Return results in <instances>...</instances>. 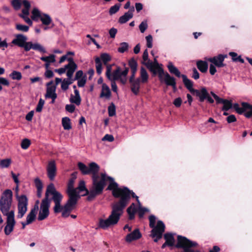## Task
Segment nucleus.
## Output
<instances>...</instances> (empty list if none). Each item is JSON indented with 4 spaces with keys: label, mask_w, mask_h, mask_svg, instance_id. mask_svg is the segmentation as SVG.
I'll use <instances>...</instances> for the list:
<instances>
[{
    "label": "nucleus",
    "mask_w": 252,
    "mask_h": 252,
    "mask_svg": "<svg viewBox=\"0 0 252 252\" xmlns=\"http://www.w3.org/2000/svg\"><path fill=\"white\" fill-rule=\"evenodd\" d=\"M17 219L22 218L27 211L28 198L25 195L19 196L18 198Z\"/></svg>",
    "instance_id": "9"
},
{
    "label": "nucleus",
    "mask_w": 252,
    "mask_h": 252,
    "mask_svg": "<svg viewBox=\"0 0 252 252\" xmlns=\"http://www.w3.org/2000/svg\"><path fill=\"white\" fill-rule=\"evenodd\" d=\"M50 195L52 196L51 199L55 203L54 211L55 213L61 212V202L63 199V195L59 191H57L53 184H49L46 189L45 197L41 202L40 206L37 219L38 220H42L46 219L49 215V208L50 205V200L48 199Z\"/></svg>",
    "instance_id": "3"
},
{
    "label": "nucleus",
    "mask_w": 252,
    "mask_h": 252,
    "mask_svg": "<svg viewBox=\"0 0 252 252\" xmlns=\"http://www.w3.org/2000/svg\"><path fill=\"white\" fill-rule=\"evenodd\" d=\"M11 160L10 158L2 159L0 161V167L2 168L8 167L11 163Z\"/></svg>",
    "instance_id": "39"
},
{
    "label": "nucleus",
    "mask_w": 252,
    "mask_h": 252,
    "mask_svg": "<svg viewBox=\"0 0 252 252\" xmlns=\"http://www.w3.org/2000/svg\"><path fill=\"white\" fill-rule=\"evenodd\" d=\"M142 63L144 64L154 75L157 74V71L155 69L154 64L150 60H147L146 62H143Z\"/></svg>",
    "instance_id": "36"
},
{
    "label": "nucleus",
    "mask_w": 252,
    "mask_h": 252,
    "mask_svg": "<svg viewBox=\"0 0 252 252\" xmlns=\"http://www.w3.org/2000/svg\"><path fill=\"white\" fill-rule=\"evenodd\" d=\"M31 144V141L28 139L25 138L21 142V147L23 149L26 150L28 148Z\"/></svg>",
    "instance_id": "49"
},
{
    "label": "nucleus",
    "mask_w": 252,
    "mask_h": 252,
    "mask_svg": "<svg viewBox=\"0 0 252 252\" xmlns=\"http://www.w3.org/2000/svg\"><path fill=\"white\" fill-rule=\"evenodd\" d=\"M32 49L38 51L42 53H45L46 52V50L45 48L38 43H33Z\"/></svg>",
    "instance_id": "37"
},
{
    "label": "nucleus",
    "mask_w": 252,
    "mask_h": 252,
    "mask_svg": "<svg viewBox=\"0 0 252 252\" xmlns=\"http://www.w3.org/2000/svg\"><path fill=\"white\" fill-rule=\"evenodd\" d=\"M209 72L212 75H214L217 72L216 66L212 63L210 65Z\"/></svg>",
    "instance_id": "63"
},
{
    "label": "nucleus",
    "mask_w": 252,
    "mask_h": 252,
    "mask_svg": "<svg viewBox=\"0 0 252 252\" xmlns=\"http://www.w3.org/2000/svg\"><path fill=\"white\" fill-rule=\"evenodd\" d=\"M120 9V5H118L117 4H115L114 6H112L110 7L109 9V14L110 15H113L115 13H116L117 11H119Z\"/></svg>",
    "instance_id": "56"
},
{
    "label": "nucleus",
    "mask_w": 252,
    "mask_h": 252,
    "mask_svg": "<svg viewBox=\"0 0 252 252\" xmlns=\"http://www.w3.org/2000/svg\"><path fill=\"white\" fill-rule=\"evenodd\" d=\"M0 85L8 86L9 85V82L7 79L3 77H0Z\"/></svg>",
    "instance_id": "62"
},
{
    "label": "nucleus",
    "mask_w": 252,
    "mask_h": 252,
    "mask_svg": "<svg viewBox=\"0 0 252 252\" xmlns=\"http://www.w3.org/2000/svg\"><path fill=\"white\" fill-rule=\"evenodd\" d=\"M106 65V76L107 78H109L110 75L112 73V64H107Z\"/></svg>",
    "instance_id": "59"
},
{
    "label": "nucleus",
    "mask_w": 252,
    "mask_h": 252,
    "mask_svg": "<svg viewBox=\"0 0 252 252\" xmlns=\"http://www.w3.org/2000/svg\"><path fill=\"white\" fill-rule=\"evenodd\" d=\"M68 195L69 199L66 204L63 206L61 205L62 216L64 218H67L69 216L70 213L74 209L78 199L80 198V196Z\"/></svg>",
    "instance_id": "7"
},
{
    "label": "nucleus",
    "mask_w": 252,
    "mask_h": 252,
    "mask_svg": "<svg viewBox=\"0 0 252 252\" xmlns=\"http://www.w3.org/2000/svg\"><path fill=\"white\" fill-rule=\"evenodd\" d=\"M78 81L77 82V85L79 87H83L87 81V76L85 75L83 77H82V78L79 79V80H77Z\"/></svg>",
    "instance_id": "47"
},
{
    "label": "nucleus",
    "mask_w": 252,
    "mask_h": 252,
    "mask_svg": "<svg viewBox=\"0 0 252 252\" xmlns=\"http://www.w3.org/2000/svg\"><path fill=\"white\" fill-rule=\"evenodd\" d=\"M227 57V55L226 54H219L212 58H208L207 60L216 66L218 67H222L225 65L223 62L224 59Z\"/></svg>",
    "instance_id": "13"
},
{
    "label": "nucleus",
    "mask_w": 252,
    "mask_h": 252,
    "mask_svg": "<svg viewBox=\"0 0 252 252\" xmlns=\"http://www.w3.org/2000/svg\"><path fill=\"white\" fill-rule=\"evenodd\" d=\"M242 107H240L238 103H234L232 105V107L238 113L241 114L245 112V115L246 117H251L252 116V105L247 102H242Z\"/></svg>",
    "instance_id": "10"
},
{
    "label": "nucleus",
    "mask_w": 252,
    "mask_h": 252,
    "mask_svg": "<svg viewBox=\"0 0 252 252\" xmlns=\"http://www.w3.org/2000/svg\"><path fill=\"white\" fill-rule=\"evenodd\" d=\"M75 109V107L73 104H67L65 106V110L70 112L72 113L74 111Z\"/></svg>",
    "instance_id": "58"
},
{
    "label": "nucleus",
    "mask_w": 252,
    "mask_h": 252,
    "mask_svg": "<svg viewBox=\"0 0 252 252\" xmlns=\"http://www.w3.org/2000/svg\"><path fill=\"white\" fill-rule=\"evenodd\" d=\"M128 49V44L127 42H122L120 44V47L118 49L119 53H123L126 51Z\"/></svg>",
    "instance_id": "41"
},
{
    "label": "nucleus",
    "mask_w": 252,
    "mask_h": 252,
    "mask_svg": "<svg viewBox=\"0 0 252 252\" xmlns=\"http://www.w3.org/2000/svg\"><path fill=\"white\" fill-rule=\"evenodd\" d=\"M32 20L34 21H41L42 24L45 26H49L52 23V19L51 16L41 12L38 8L34 7L32 11Z\"/></svg>",
    "instance_id": "6"
},
{
    "label": "nucleus",
    "mask_w": 252,
    "mask_h": 252,
    "mask_svg": "<svg viewBox=\"0 0 252 252\" xmlns=\"http://www.w3.org/2000/svg\"><path fill=\"white\" fill-rule=\"evenodd\" d=\"M22 3L24 6V8L22 10V12H24V11L30 12L29 10L31 7V4L29 1L27 0H24L22 1Z\"/></svg>",
    "instance_id": "43"
},
{
    "label": "nucleus",
    "mask_w": 252,
    "mask_h": 252,
    "mask_svg": "<svg viewBox=\"0 0 252 252\" xmlns=\"http://www.w3.org/2000/svg\"><path fill=\"white\" fill-rule=\"evenodd\" d=\"M74 95L71 94L70 97V101L71 103H75L77 105H79L81 103V98L79 94V92L77 89L74 91Z\"/></svg>",
    "instance_id": "23"
},
{
    "label": "nucleus",
    "mask_w": 252,
    "mask_h": 252,
    "mask_svg": "<svg viewBox=\"0 0 252 252\" xmlns=\"http://www.w3.org/2000/svg\"><path fill=\"white\" fill-rule=\"evenodd\" d=\"M62 125L65 130H69L71 128L70 120L68 117H64L62 119Z\"/></svg>",
    "instance_id": "35"
},
{
    "label": "nucleus",
    "mask_w": 252,
    "mask_h": 252,
    "mask_svg": "<svg viewBox=\"0 0 252 252\" xmlns=\"http://www.w3.org/2000/svg\"><path fill=\"white\" fill-rule=\"evenodd\" d=\"M109 116L112 117L116 114V108L114 104L111 103L108 108Z\"/></svg>",
    "instance_id": "44"
},
{
    "label": "nucleus",
    "mask_w": 252,
    "mask_h": 252,
    "mask_svg": "<svg viewBox=\"0 0 252 252\" xmlns=\"http://www.w3.org/2000/svg\"><path fill=\"white\" fill-rule=\"evenodd\" d=\"M148 28V24L147 21H142L139 25V28L142 33H144Z\"/></svg>",
    "instance_id": "50"
},
{
    "label": "nucleus",
    "mask_w": 252,
    "mask_h": 252,
    "mask_svg": "<svg viewBox=\"0 0 252 252\" xmlns=\"http://www.w3.org/2000/svg\"><path fill=\"white\" fill-rule=\"evenodd\" d=\"M76 177H72L69 181L67 186V194L68 195H75L80 196V192L85 191V193L83 195H88L89 196L90 191L86 188L85 183L84 181H80L78 187L74 188V183Z\"/></svg>",
    "instance_id": "5"
},
{
    "label": "nucleus",
    "mask_w": 252,
    "mask_h": 252,
    "mask_svg": "<svg viewBox=\"0 0 252 252\" xmlns=\"http://www.w3.org/2000/svg\"><path fill=\"white\" fill-rule=\"evenodd\" d=\"M47 174L51 181L54 180L57 173V167L55 160L49 161L46 167Z\"/></svg>",
    "instance_id": "14"
},
{
    "label": "nucleus",
    "mask_w": 252,
    "mask_h": 252,
    "mask_svg": "<svg viewBox=\"0 0 252 252\" xmlns=\"http://www.w3.org/2000/svg\"><path fill=\"white\" fill-rule=\"evenodd\" d=\"M181 77L183 79V83L186 87L190 92L191 93H193L195 89L192 88V82L189 79L187 76L184 74H182Z\"/></svg>",
    "instance_id": "27"
},
{
    "label": "nucleus",
    "mask_w": 252,
    "mask_h": 252,
    "mask_svg": "<svg viewBox=\"0 0 252 252\" xmlns=\"http://www.w3.org/2000/svg\"><path fill=\"white\" fill-rule=\"evenodd\" d=\"M117 32V30L114 28L110 29V30L109 31L110 36L112 38H114L115 37Z\"/></svg>",
    "instance_id": "61"
},
{
    "label": "nucleus",
    "mask_w": 252,
    "mask_h": 252,
    "mask_svg": "<svg viewBox=\"0 0 252 252\" xmlns=\"http://www.w3.org/2000/svg\"><path fill=\"white\" fill-rule=\"evenodd\" d=\"M138 78H140L141 83H146L148 81L149 75L145 68L143 67L140 68V77Z\"/></svg>",
    "instance_id": "29"
},
{
    "label": "nucleus",
    "mask_w": 252,
    "mask_h": 252,
    "mask_svg": "<svg viewBox=\"0 0 252 252\" xmlns=\"http://www.w3.org/2000/svg\"><path fill=\"white\" fill-rule=\"evenodd\" d=\"M126 188L128 189V191H126L127 193L126 194L120 193L119 196H114L116 198L120 197V199L112 205V211L109 217L107 219L102 218L98 219L97 222L98 228L106 230L116 225L123 215L125 208L128 203L131 196L136 198L138 204L139 208L137 211L139 218H143L144 214L149 211L147 208L141 206L138 197L132 191L130 190L127 188Z\"/></svg>",
    "instance_id": "2"
},
{
    "label": "nucleus",
    "mask_w": 252,
    "mask_h": 252,
    "mask_svg": "<svg viewBox=\"0 0 252 252\" xmlns=\"http://www.w3.org/2000/svg\"><path fill=\"white\" fill-rule=\"evenodd\" d=\"M192 94L199 98V101L203 102L206 99L209 93L206 88L202 87L200 89L194 90Z\"/></svg>",
    "instance_id": "15"
},
{
    "label": "nucleus",
    "mask_w": 252,
    "mask_h": 252,
    "mask_svg": "<svg viewBox=\"0 0 252 252\" xmlns=\"http://www.w3.org/2000/svg\"><path fill=\"white\" fill-rule=\"evenodd\" d=\"M111 96V91L109 87L106 84H102V90L100 94V97L108 99Z\"/></svg>",
    "instance_id": "24"
},
{
    "label": "nucleus",
    "mask_w": 252,
    "mask_h": 252,
    "mask_svg": "<svg viewBox=\"0 0 252 252\" xmlns=\"http://www.w3.org/2000/svg\"><path fill=\"white\" fill-rule=\"evenodd\" d=\"M129 81L131 91L134 94H137L139 92L140 83H141L140 78H136L135 80Z\"/></svg>",
    "instance_id": "18"
},
{
    "label": "nucleus",
    "mask_w": 252,
    "mask_h": 252,
    "mask_svg": "<svg viewBox=\"0 0 252 252\" xmlns=\"http://www.w3.org/2000/svg\"><path fill=\"white\" fill-rule=\"evenodd\" d=\"M153 63L154 64L155 69L157 70V73H158L159 78L161 79L164 74V71L162 68L159 67L156 57L155 58L154 62Z\"/></svg>",
    "instance_id": "34"
},
{
    "label": "nucleus",
    "mask_w": 252,
    "mask_h": 252,
    "mask_svg": "<svg viewBox=\"0 0 252 252\" xmlns=\"http://www.w3.org/2000/svg\"><path fill=\"white\" fill-rule=\"evenodd\" d=\"M164 81L166 85L172 86L174 90L176 89L175 79L168 73L164 75Z\"/></svg>",
    "instance_id": "19"
},
{
    "label": "nucleus",
    "mask_w": 252,
    "mask_h": 252,
    "mask_svg": "<svg viewBox=\"0 0 252 252\" xmlns=\"http://www.w3.org/2000/svg\"><path fill=\"white\" fill-rule=\"evenodd\" d=\"M55 57V55L54 54H51L47 57H41L40 58V60L45 62V67L48 69L51 63H54L56 62Z\"/></svg>",
    "instance_id": "21"
},
{
    "label": "nucleus",
    "mask_w": 252,
    "mask_h": 252,
    "mask_svg": "<svg viewBox=\"0 0 252 252\" xmlns=\"http://www.w3.org/2000/svg\"><path fill=\"white\" fill-rule=\"evenodd\" d=\"M133 17V14L131 11H128L125 14L119 18V22L120 24H124L127 22Z\"/></svg>",
    "instance_id": "30"
},
{
    "label": "nucleus",
    "mask_w": 252,
    "mask_h": 252,
    "mask_svg": "<svg viewBox=\"0 0 252 252\" xmlns=\"http://www.w3.org/2000/svg\"><path fill=\"white\" fill-rule=\"evenodd\" d=\"M34 182L37 189H43V184L39 178H35L34 179Z\"/></svg>",
    "instance_id": "52"
},
{
    "label": "nucleus",
    "mask_w": 252,
    "mask_h": 252,
    "mask_svg": "<svg viewBox=\"0 0 252 252\" xmlns=\"http://www.w3.org/2000/svg\"><path fill=\"white\" fill-rule=\"evenodd\" d=\"M128 65L131 70H137V63L134 59H131L128 62Z\"/></svg>",
    "instance_id": "46"
},
{
    "label": "nucleus",
    "mask_w": 252,
    "mask_h": 252,
    "mask_svg": "<svg viewBox=\"0 0 252 252\" xmlns=\"http://www.w3.org/2000/svg\"><path fill=\"white\" fill-rule=\"evenodd\" d=\"M70 83L66 79H64L61 83V88L63 91H66L68 89Z\"/></svg>",
    "instance_id": "51"
},
{
    "label": "nucleus",
    "mask_w": 252,
    "mask_h": 252,
    "mask_svg": "<svg viewBox=\"0 0 252 252\" xmlns=\"http://www.w3.org/2000/svg\"><path fill=\"white\" fill-rule=\"evenodd\" d=\"M164 238L165 240L166 244H168V246H173L175 243V239L173 235L171 233H167L164 235Z\"/></svg>",
    "instance_id": "31"
},
{
    "label": "nucleus",
    "mask_w": 252,
    "mask_h": 252,
    "mask_svg": "<svg viewBox=\"0 0 252 252\" xmlns=\"http://www.w3.org/2000/svg\"><path fill=\"white\" fill-rule=\"evenodd\" d=\"M102 140L112 142L114 140V138L112 135L107 134L102 138Z\"/></svg>",
    "instance_id": "57"
},
{
    "label": "nucleus",
    "mask_w": 252,
    "mask_h": 252,
    "mask_svg": "<svg viewBox=\"0 0 252 252\" xmlns=\"http://www.w3.org/2000/svg\"><path fill=\"white\" fill-rule=\"evenodd\" d=\"M37 210V206H35L33 209L31 210L30 212L27 216L26 220L27 221V223L31 224L34 220L35 219Z\"/></svg>",
    "instance_id": "22"
},
{
    "label": "nucleus",
    "mask_w": 252,
    "mask_h": 252,
    "mask_svg": "<svg viewBox=\"0 0 252 252\" xmlns=\"http://www.w3.org/2000/svg\"><path fill=\"white\" fill-rule=\"evenodd\" d=\"M33 43L32 42H26L24 46H22L24 48L25 51H29L31 49H32Z\"/></svg>",
    "instance_id": "55"
},
{
    "label": "nucleus",
    "mask_w": 252,
    "mask_h": 252,
    "mask_svg": "<svg viewBox=\"0 0 252 252\" xmlns=\"http://www.w3.org/2000/svg\"><path fill=\"white\" fill-rule=\"evenodd\" d=\"M147 42V46L149 48H151L153 46V37L151 35H148L146 36Z\"/></svg>",
    "instance_id": "53"
},
{
    "label": "nucleus",
    "mask_w": 252,
    "mask_h": 252,
    "mask_svg": "<svg viewBox=\"0 0 252 252\" xmlns=\"http://www.w3.org/2000/svg\"><path fill=\"white\" fill-rule=\"evenodd\" d=\"M13 80H20L22 79L21 73L17 71H13L9 75Z\"/></svg>",
    "instance_id": "38"
},
{
    "label": "nucleus",
    "mask_w": 252,
    "mask_h": 252,
    "mask_svg": "<svg viewBox=\"0 0 252 252\" xmlns=\"http://www.w3.org/2000/svg\"><path fill=\"white\" fill-rule=\"evenodd\" d=\"M111 58L110 56L107 53H102L100 55V57H96L95 59V67L96 72L98 74H100L102 70V66L101 61L104 64L107 65L108 62L110 61Z\"/></svg>",
    "instance_id": "11"
},
{
    "label": "nucleus",
    "mask_w": 252,
    "mask_h": 252,
    "mask_svg": "<svg viewBox=\"0 0 252 252\" xmlns=\"http://www.w3.org/2000/svg\"><path fill=\"white\" fill-rule=\"evenodd\" d=\"M227 121L228 123L234 122L236 121V119L234 115H230L226 118Z\"/></svg>",
    "instance_id": "64"
},
{
    "label": "nucleus",
    "mask_w": 252,
    "mask_h": 252,
    "mask_svg": "<svg viewBox=\"0 0 252 252\" xmlns=\"http://www.w3.org/2000/svg\"><path fill=\"white\" fill-rule=\"evenodd\" d=\"M27 37L22 34H18L16 35V37L14 39L12 43L20 47H22L27 40Z\"/></svg>",
    "instance_id": "17"
},
{
    "label": "nucleus",
    "mask_w": 252,
    "mask_h": 252,
    "mask_svg": "<svg viewBox=\"0 0 252 252\" xmlns=\"http://www.w3.org/2000/svg\"><path fill=\"white\" fill-rule=\"evenodd\" d=\"M149 226L151 228L154 229L156 227L155 226L156 217L154 215H151L149 217Z\"/></svg>",
    "instance_id": "48"
},
{
    "label": "nucleus",
    "mask_w": 252,
    "mask_h": 252,
    "mask_svg": "<svg viewBox=\"0 0 252 252\" xmlns=\"http://www.w3.org/2000/svg\"><path fill=\"white\" fill-rule=\"evenodd\" d=\"M12 201V192L10 189H6L2 194L0 199V211L6 217L4 232L6 235H9L13 231L16 224L15 212L10 210Z\"/></svg>",
    "instance_id": "4"
},
{
    "label": "nucleus",
    "mask_w": 252,
    "mask_h": 252,
    "mask_svg": "<svg viewBox=\"0 0 252 252\" xmlns=\"http://www.w3.org/2000/svg\"><path fill=\"white\" fill-rule=\"evenodd\" d=\"M182 102V100L181 98L178 97V98L175 99V100L173 101V104L176 107H179L181 106Z\"/></svg>",
    "instance_id": "60"
},
{
    "label": "nucleus",
    "mask_w": 252,
    "mask_h": 252,
    "mask_svg": "<svg viewBox=\"0 0 252 252\" xmlns=\"http://www.w3.org/2000/svg\"><path fill=\"white\" fill-rule=\"evenodd\" d=\"M44 103L45 101L43 99H42V98H40L39 99L38 104L36 108V112H40L42 111Z\"/></svg>",
    "instance_id": "54"
},
{
    "label": "nucleus",
    "mask_w": 252,
    "mask_h": 252,
    "mask_svg": "<svg viewBox=\"0 0 252 252\" xmlns=\"http://www.w3.org/2000/svg\"><path fill=\"white\" fill-rule=\"evenodd\" d=\"M197 68L202 73L207 72L208 68V64L206 61L199 60L196 62Z\"/></svg>",
    "instance_id": "28"
},
{
    "label": "nucleus",
    "mask_w": 252,
    "mask_h": 252,
    "mask_svg": "<svg viewBox=\"0 0 252 252\" xmlns=\"http://www.w3.org/2000/svg\"><path fill=\"white\" fill-rule=\"evenodd\" d=\"M136 212L135 205L134 203H132L129 207L127 209V212L130 220H132L134 218L135 214Z\"/></svg>",
    "instance_id": "32"
},
{
    "label": "nucleus",
    "mask_w": 252,
    "mask_h": 252,
    "mask_svg": "<svg viewBox=\"0 0 252 252\" xmlns=\"http://www.w3.org/2000/svg\"><path fill=\"white\" fill-rule=\"evenodd\" d=\"M165 228L164 223L161 220H158L156 227L152 229L151 236L153 238H156L154 239L155 242H157L158 240L161 238L162 234L165 231Z\"/></svg>",
    "instance_id": "12"
},
{
    "label": "nucleus",
    "mask_w": 252,
    "mask_h": 252,
    "mask_svg": "<svg viewBox=\"0 0 252 252\" xmlns=\"http://www.w3.org/2000/svg\"><path fill=\"white\" fill-rule=\"evenodd\" d=\"M66 71V76L67 77H72L75 71L77 68V65L75 63L67 64L65 65Z\"/></svg>",
    "instance_id": "25"
},
{
    "label": "nucleus",
    "mask_w": 252,
    "mask_h": 252,
    "mask_svg": "<svg viewBox=\"0 0 252 252\" xmlns=\"http://www.w3.org/2000/svg\"><path fill=\"white\" fill-rule=\"evenodd\" d=\"M56 86H52L51 87H47L45 97L51 98L52 99H56L57 95L56 93Z\"/></svg>",
    "instance_id": "20"
},
{
    "label": "nucleus",
    "mask_w": 252,
    "mask_h": 252,
    "mask_svg": "<svg viewBox=\"0 0 252 252\" xmlns=\"http://www.w3.org/2000/svg\"><path fill=\"white\" fill-rule=\"evenodd\" d=\"M78 167L81 173L84 175L92 174L93 185L90 189L89 196L88 199L91 200L96 196L101 194L105 186L106 182L109 181V185L107 189L112 190V194L114 196H118L120 193L125 194L128 191L126 188H120L118 184L114 181L113 178L107 176L105 173H102L99 176L98 174L99 170V165L95 162H91L89 166H86L81 162L78 163Z\"/></svg>",
    "instance_id": "1"
},
{
    "label": "nucleus",
    "mask_w": 252,
    "mask_h": 252,
    "mask_svg": "<svg viewBox=\"0 0 252 252\" xmlns=\"http://www.w3.org/2000/svg\"><path fill=\"white\" fill-rule=\"evenodd\" d=\"M223 104L222 110L223 111H228L232 107V104L231 101L225 99L222 103Z\"/></svg>",
    "instance_id": "42"
},
{
    "label": "nucleus",
    "mask_w": 252,
    "mask_h": 252,
    "mask_svg": "<svg viewBox=\"0 0 252 252\" xmlns=\"http://www.w3.org/2000/svg\"><path fill=\"white\" fill-rule=\"evenodd\" d=\"M167 67L171 74H174L178 77H181L182 75L181 74L180 71L175 66H174L172 62H169L167 65Z\"/></svg>",
    "instance_id": "26"
},
{
    "label": "nucleus",
    "mask_w": 252,
    "mask_h": 252,
    "mask_svg": "<svg viewBox=\"0 0 252 252\" xmlns=\"http://www.w3.org/2000/svg\"><path fill=\"white\" fill-rule=\"evenodd\" d=\"M30 14V12L24 11V12H22V13L19 15V17L22 18L25 22L27 23L30 26H32V20L29 17V15Z\"/></svg>",
    "instance_id": "33"
},
{
    "label": "nucleus",
    "mask_w": 252,
    "mask_h": 252,
    "mask_svg": "<svg viewBox=\"0 0 252 252\" xmlns=\"http://www.w3.org/2000/svg\"><path fill=\"white\" fill-rule=\"evenodd\" d=\"M128 72V68H126L124 70L121 71L120 67H117V69L110 75V77L107 78L113 81L119 80L122 84H125L127 81L126 76Z\"/></svg>",
    "instance_id": "8"
},
{
    "label": "nucleus",
    "mask_w": 252,
    "mask_h": 252,
    "mask_svg": "<svg viewBox=\"0 0 252 252\" xmlns=\"http://www.w3.org/2000/svg\"><path fill=\"white\" fill-rule=\"evenodd\" d=\"M21 4L22 2L20 0H12L11 1V4L16 10L20 9L21 6Z\"/></svg>",
    "instance_id": "45"
},
{
    "label": "nucleus",
    "mask_w": 252,
    "mask_h": 252,
    "mask_svg": "<svg viewBox=\"0 0 252 252\" xmlns=\"http://www.w3.org/2000/svg\"><path fill=\"white\" fill-rule=\"evenodd\" d=\"M16 29L20 32H28L29 30V27L21 24H16L15 26Z\"/></svg>",
    "instance_id": "40"
},
{
    "label": "nucleus",
    "mask_w": 252,
    "mask_h": 252,
    "mask_svg": "<svg viewBox=\"0 0 252 252\" xmlns=\"http://www.w3.org/2000/svg\"><path fill=\"white\" fill-rule=\"evenodd\" d=\"M142 236L141 233L138 229H135L132 232L127 234L126 237V241L130 243L140 239Z\"/></svg>",
    "instance_id": "16"
}]
</instances>
